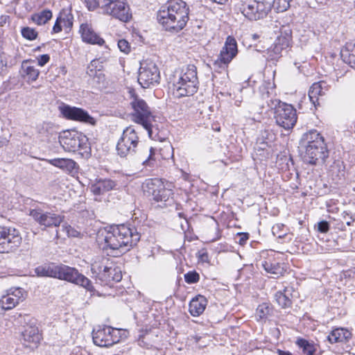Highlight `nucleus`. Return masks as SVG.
I'll use <instances>...</instances> for the list:
<instances>
[{
  "instance_id": "obj_36",
  "label": "nucleus",
  "mask_w": 355,
  "mask_h": 355,
  "mask_svg": "<svg viewBox=\"0 0 355 355\" xmlns=\"http://www.w3.org/2000/svg\"><path fill=\"white\" fill-rule=\"evenodd\" d=\"M296 345L302 349V352L305 355H314L315 352L314 345L304 338H298L296 341Z\"/></svg>"
},
{
  "instance_id": "obj_11",
  "label": "nucleus",
  "mask_w": 355,
  "mask_h": 355,
  "mask_svg": "<svg viewBox=\"0 0 355 355\" xmlns=\"http://www.w3.org/2000/svg\"><path fill=\"white\" fill-rule=\"evenodd\" d=\"M22 237L18 230L0 226V253L13 252L21 245Z\"/></svg>"
},
{
  "instance_id": "obj_57",
  "label": "nucleus",
  "mask_w": 355,
  "mask_h": 355,
  "mask_svg": "<svg viewBox=\"0 0 355 355\" xmlns=\"http://www.w3.org/2000/svg\"><path fill=\"white\" fill-rule=\"evenodd\" d=\"M277 353L279 355H293L290 352H285L280 349L278 350Z\"/></svg>"
},
{
  "instance_id": "obj_15",
  "label": "nucleus",
  "mask_w": 355,
  "mask_h": 355,
  "mask_svg": "<svg viewBox=\"0 0 355 355\" xmlns=\"http://www.w3.org/2000/svg\"><path fill=\"white\" fill-rule=\"evenodd\" d=\"M138 144V137L135 130L131 128H127L123 132V135L118 141L116 150L119 155H127L128 154L136 153L135 150Z\"/></svg>"
},
{
  "instance_id": "obj_52",
  "label": "nucleus",
  "mask_w": 355,
  "mask_h": 355,
  "mask_svg": "<svg viewBox=\"0 0 355 355\" xmlns=\"http://www.w3.org/2000/svg\"><path fill=\"white\" fill-rule=\"evenodd\" d=\"M69 355H87V352L80 347H75Z\"/></svg>"
},
{
  "instance_id": "obj_27",
  "label": "nucleus",
  "mask_w": 355,
  "mask_h": 355,
  "mask_svg": "<svg viewBox=\"0 0 355 355\" xmlns=\"http://www.w3.org/2000/svg\"><path fill=\"white\" fill-rule=\"evenodd\" d=\"M207 300L202 295H198L193 298L189 303V312L193 316H198L202 314L207 306Z\"/></svg>"
},
{
  "instance_id": "obj_26",
  "label": "nucleus",
  "mask_w": 355,
  "mask_h": 355,
  "mask_svg": "<svg viewBox=\"0 0 355 355\" xmlns=\"http://www.w3.org/2000/svg\"><path fill=\"white\" fill-rule=\"evenodd\" d=\"M327 90V85L324 81L314 83L311 85L309 91V97L314 106L318 104V96L324 94V91Z\"/></svg>"
},
{
  "instance_id": "obj_51",
  "label": "nucleus",
  "mask_w": 355,
  "mask_h": 355,
  "mask_svg": "<svg viewBox=\"0 0 355 355\" xmlns=\"http://www.w3.org/2000/svg\"><path fill=\"white\" fill-rule=\"evenodd\" d=\"M38 65L43 67L50 60V56L48 54H43L37 58Z\"/></svg>"
},
{
  "instance_id": "obj_23",
  "label": "nucleus",
  "mask_w": 355,
  "mask_h": 355,
  "mask_svg": "<svg viewBox=\"0 0 355 355\" xmlns=\"http://www.w3.org/2000/svg\"><path fill=\"white\" fill-rule=\"evenodd\" d=\"M81 37L85 42L102 46L105 40L98 36L88 24H82L80 27Z\"/></svg>"
},
{
  "instance_id": "obj_63",
  "label": "nucleus",
  "mask_w": 355,
  "mask_h": 355,
  "mask_svg": "<svg viewBox=\"0 0 355 355\" xmlns=\"http://www.w3.org/2000/svg\"><path fill=\"white\" fill-rule=\"evenodd\" d=\"M150 155H151L152 154L155 153V152H153V148H150Z\"/></svg>"
},
{
  "instance_id": "obj_8",
  "label": "nucleus",
  "mask_w": 355,
  "mask_h": 355,
  "mask_svg": "<svg viewBox=\"0 0 355 355\" xmlns=\"http://www.w3.org/2000/svg\"><path fill=\"white\" fill-rule=\"evenodd\" d=\"M85 288L87 291L93 293L95 288L92 282L85 275L73 267L64 264H58L57 278Z\"/></svg>"
},
{
  "instance_id": "obj_34",
  "label": "nucleus",
  "mask_w": 355,
  "mask_h": 355,
  "mask_svg": "<svg viewBox=\"0 0 355 355\" xmlns=\"http://www.w3.org/2000/svg\"><path fill=\"white\" fill-rule=\"evenodd\" d=\"M52 17V12L49 10H44L39 13L32 15V20L37 25L45 24Z\"/></svg>"
},
{
  "instance_id": "obj_60",
  "label": "nucleus",
  "mask_w": 355,
  "mask_h": 355,
  "mask_svg": "<svg viewBox=\"0 0 355 355\" xmlns=\"http://www.w3.org/2000/svg\"><path fill=\"white\" fill-rule=\"evenodd\" d=\"M7 17H6V16L3 17V19H2V21L1 22V24H2L3 23H6V19H7Z\"/></svg>"
},
{
  "instance_id": "obj_37",
  "label": "nucleus",
  "mask_w": 355,
  "mask_h": 355,
  "mask_svg": "<svg viewBox=\"0 0 355 355\" xmlns=\"http://www.w3.org/2000/svg\"><path fill=\"white\" fill-rule=\"evenodd\" d=\"M324 140L320 134L315 130H311L304 134L300 144L305 142V144L315 143V141Z\"/></svg>"
},
{
  "instance_id": "obj_18",
  "label": "nucleus",
  "mask_w": 355,
  "mask_h": 355,
  "mask_svg": "<svg viewBox=\"0 0 355 355\" xmlns=\"http://www.w3.org/2000/svg\"><path fill=\"white\" fill-rule=\"evenodd\" d=\"M60 111L62 115L67 119L87 123L91 125H94L96 123L95 119L87 111L81 108L64 105L60 107Z\"/></svg>"
},
{
  "instance_id": "obj_40",
  "label": "nucleus",
  "mask_w": 355,
  "mask_h": 355,
  "mask_svg": "<svg viewBox=\"0 0 355 355\" xmlns=\"http://www.w3.org/2000/svg\"><path fill=\"white\" fill-rule=\"evenodd\" d=\"M290 0H274L272 7L277 12H282L290 7Z\"/></svg>"
},
{
  "instance_id": "obj_31",
  "label": "nucleus",
  "mask_w": 355,
  "mask_h": 355,
  "mask_svg": "<svg viewBox=\"0 0 355 355\" xmlns=\"http://www.w3.org/2000/svg\"><path fill=\"white\" fill-rule=\"evenodd\" d=\"M264 270L270 275L271 278H278L282 276L285 269L282 265L277 262H270L265 261L262 263Z\"/></svg>"
},
{
  "instance_id": "obj_47",
  "label": "nucleus",
  "mask_w": 355,
  "mask_h": 355,
  "mask_svg": "<svg viewBox=\"0 0 355 355\" xmlns=\"http://www.w3.org/2000/svg\"><path fill=\"white\" fill-rule=\"evenodd\" d=\"M89 10H94L100 8V0H84Z\"/></svg>"
},
{
  "instance_id": "obj_17",
  "label": "nucleus",
  "mask_w": 355,
  "mask_h": 355,
  "mask_svg": "<svg viewBox=\"0 0 355 355\" xmlns=\"http://www.w3.org/2000/svg\"><path fill=\"white\" fill-rule=\"evenodd\" d=\"M29 215L39 225L46 227H58L64 219V216L53 211H44L40 209H33Z\"/></svg>"
},
{
  "instance_id": "obj_42",
  "label": "nucleus",
  "mask_w": 355,
  "mask_h": 355,
  "mask_svg": "<svg viewBox=\"0 0 355 355\" xmlns=\"http://www.w3.org/2000/svg\"><path fill=\"white\" fill-rule=\"evenodd\" d=\"M21 35L27 40H33L37 37V33L32 28L25 27L21 29Z\"/></svg>"
},
{
  "instance_id": "obj_61",
  "label": "nucleus",
  "mask_w": 355,
  "mask_h": 355,
  "mask_svg": "<svg viewBox=\"0 0 355 355\" xmlns=\"http://www.w3.org/2000/svg\"><path fill=\"white\" fill-rule=\"evenodd\" d=\"M252 37H253L254 39H257V38H259V35H258L257 34H254V35H252Z\"/></svg>"
},
{
  "instance_id": "obj_50",
  "label": "nucleus",
  "mask_w": 355,
  "mask_h": 355,
  "mask_svg": "<svg viewBox=\"0 0 355 355\" xmlns=\"http://www.w3.org/2000/svg\"><path fill=\"white\" fill-rule=\"evenodd\" d=\"M329 230V224L326 220L318 223V230L321 233H327Z\"/></svg>"
},
{
  "instance_id": "obj_53",
  "label": "nucleus",
  "mask_w": 355,
  "mask_h": 355,
  "mask_svg": "<svg viewBox=\"0 0 355 355\" xmlns=\"http://www.w3.org/2000/svg\"><path fill=\"white\" fill-rule=\"evenodd\" d=\"M155 163V157L150 156L147 159L143 162V164L145 166H148L150 167L154 166Z\"/></svg>"
},
{
  "instance_id": "obj_10",
  "label": "nucleus",
  "mask_w": 355,
  "mask_h": 355,
  "mask_svg": "<svg viewBox=\"0 0 355 355\" xmlns=\"http://www.w3.org/2000/svg\"><path fill=\"white\" fill-rule=\"evenodd\" d=\"M144 193L156 202H167L173 195L171 189H166L164 182L159 178H150L142 184Z\"/></svg>"
},
{
  "instance_id": "obj_14",
  "label": "nucleus",
  "mask_w": 355,
  "mask_h": 355,
  "mask_svg": "<svg viewBox=\"0 0 355 355\" xmlns=\"http://www.w3.org/2000/svg\"><path fill=\"white\" fill-rule=\"evenodd\" d=\"M292 40V30L289 26H282L279 35H277L273 45L268 49V53L272 60L281 55L282 52L286 50Z\"/></svg>"
},
{
  "instance_id": "obj_41",
  "label": "nucleus",
  "mask_w": 355,
  "mask_h": 355,
  "mask_svg": "<svg viewBox=\"0 0 355 355\" xmlns=\"http://www.w3.org/2000/svg\"><path fill=\"white\" fill-rule=\"evenodd\" d=\"M68 23L70 25H72V21L69 20L68 18L59 17L57 18L56 21L53 27V33H58L62 31V24Z\"/></svg>"
},
{
  "instance_id": "obj_22",
  "label": "nucleus",
  "mask_w": 355,
  "mask_h": 355,
  "mask_svg": "<svg viewBox=\"0 0 355 355\" xmlns=\"http://www.w3.org/2000/svg\"><path fill=\"white\" fill-rule=\"evenodd\" d=\"M23 345L26 347L35 348L41 340L37 328L28 327L22 333Z\"/></svg>"
},
{
  "instance_id": "obj_3",
  "label": "nucleus",
  "mask_w": 355,
  "mask_h": 355,
  "mask_svg": "<svg viewBox=\"0 0 355 355\" xmlns=\"http://www.w3.org/2000/svg\"><path fill=\"white\" fill-rule=\"evenodd\" d=\"M198 84L196 67L189 64L173 83V95L176 98L191 96L197 92Z\"/></svg>"
},
{
  "instance_id": "obj_5",
  "label": "nucleus",
  "mask_w": 355,
  "mask_h": 355,
  "mask_svg": "<svg viewBox=\"0 0 355 355\" xmlns=\"http://www.w3.org/2000/svg\"><path fill=\"white\" fill-rule=\"evenodd\" d=\"M91 271L93 277L100 280L102 284L118 282L122 279L120 268L112 263H109L107 259L101 261H95L91 265Z\"/></svg>"
},
{
  "instance_id": "obj_7",
  "label": "nucleus",
  "mask_w": 355,
  "mask_h": 355,
  "mask_svg": "<svg viewBox=\"0 0 355 355\" xmlns=\"http://www.w3.org/2000/svg\"><path fill=\"white\" fill-rule=\"evenodd\" d=\"M239 9L248 19L257 21L267 16L271 10V3L257 0H241Z\"/></svg>"
},
{
  "instance_id": "obj_1",
  "label": "nucleus",
  "mask_w": 355,
  "mask_h": 355,
  "mask_svg": "<svg viewBox=\"0 0 355 355\" xmlns=\"http://www.w3.org/2000/svg\"><path fill=\"white\" fill-rule=\"evenodd\" d=\"M105 243L104 249H110L119 256L129 250L140 239V235L135 229H131L125 225L111 226L101 232Z\"/></svg>"
},
{
  "instance_id": "obj_44",
  "label": "nucleus",
  "mask_w": 355,
  "mask_h": 355,
  "mask_svg": "<svg viewBox=\"0 0 355 355\" xmlns=\"http://www.w3.org/2000/svg\"><path fill=\"white\" fill-rule=\"evenodd\" d=\"M199 279V274L196 271H189L184 275V280L187 284L197 283Z\"/></svg>"
},
{
  "instance_id": "obj_2",
  "label": "nucleus",
  "mask_w": 355,
  "mask_h": 355,
  "mask_svg": "<svg viewBox=\"0 0 355 355\" xmlns=\"http://www.w3.org/2000/svg\"><path fill=\"white\" fill-rule=\"evenodd\" d=\"M189 8L182 0H169L157 12L158 22L168 31L179 32L189 20Z\"/></svg>"
},
{
  "instance_id": "obj_16",
  "label": "nucleus",
  "mask_w": 355,
  "mask_h": 355,
  "mask_svg": "<svg viewBox=\"0 0 355 355\" xmlns=\"http://www.w3.org/2000/svg\"><path fill=\"white\" fill-rule=\"evenodd\" d=\"M238 53L237 43L234 37L228 36L222 48L218 58L214 64L219 68L225 69Z\"/></svg>"
},
{
  "instance_id": "obj_21",
  "label": "nucleus",
  "mask_w": 355,
  "mask_h": 355,
  "mask_svg": "<svg viewBox=\"0 0 355 355\" xmlns=\"http://www.w3.org/2000/svg\"><path fill=\"white\" fill-rule=\"evenodd\" d=\"M46 161L52 165L60 168L64 172L71 175V176L77 175L78 173L79 166L75 161L71 159L58 157Z\"/></svg>"
},
{
  "instance_id": "obj_33",
  "label": "nucleus",
  "mask_w": 355,
  "mask_h": 355,
  "mask_svg": "<svg viewBox=\"0 0 355 355\" xmlns=\"http://www.w3.org/2000/svg\"><path fill=\"white\" fill-rule=\"evenodd\" d=\"M290 290L287 288L282 291H278L275 294V299L277 303L282 308H286L291 306V300L289 297Z\"/></svg>"
},
{
  "instance_id": "obj_43",
  "label": "nucleus",
  "mask_w": 355,
  "mask_h": 355,
  "mask_svg": "<svg viewBox=\"0 0 355 355\" xmlns=\"http://www.w3.org/2000/svg\"><path fill=\"white\" fill-rule=\"evenodd\" d=\"M270 313V308L266 304L259 305L257 309V316L259 319L266 318Z\"/></svg>"
},
{
  "instance_id": "obj_6",
  "label": "nucleus",
  "mask_w": 355,
  "mask_h": 355,
  "mask_svg": "<svg viewBox=\"0 0 355 355\" xmlns=\"http://www.w3.org/2000/svg\"><path fill=\"white\" fill-rule=\"evenodd\" d=\"M100 9L103 14L123 22L132 18V12L126 0H100Z\"/></svg>"
},
{
  "instance_id": "obj_55",
  "label": "nucleus",
  "mask_w": 355,
  "mask_h": 355,
  "mask_svg": "<svg viewBox=\"0 0 355 355\" xmlns=\"http://www.w3.org/2000/svg\"><path fill=\"white\" fill-rule=\"evenodd\" d=\"M303 162L310 164H315L317 158L315 157H302Z\"/></svg>"
},
{
  "instance_id": "obj_32",
  "label": "nucleus",
  "mask_w": 355,
  "mask_h": 355,
  "mask_svg": "<svg viewBox=\"0 0 355 355\" xmlns=\"http://www.w3.org/2000/svg\"><path fill=\"white\" fill-rule=\"evenodd\" d=\"M340 55L343 60L352 67L355 66V42L347 43L345 47L341 49Z\"/></svg>"
},
{
  "instance_id": "obj_59",
  "label": "nucleus",
  "mask_w": 355,
  "mask_h": 355,
  "mask_svg": "<svg viewBox=\"0 0 355 355\" xmlns=\"http://www.w3.org/2000/svg\"><path fill=\"white\" fill-rule=\"evenodd\" d=\"M183 178H184V180H187L188 179V174L185 173H183Z\"/></svg>"
},
{
  "instance_id": "obj_25",
  "label": "nucleus",
  "mask_w": 355,
  "mask_h": 355,
  "mask_svg": "<svg viewBox=\"0 0 355 355\" xmlns=\"http://www.w3.org/2000/svg\"><path fill=\"white\" fill-rule=\"evenodd\" d=\"M116 183L110 179H99L90 187L91 191L96 196L111 191L116 187Z\"/></svg>"
},
{
  "instance_id": "obj_20",
  "label": "nucleus",
  "mask_w": 355,
  "mask_h": 355,
  "mask_svg": "<svg viewBox=\"0 0 355 355\" xmlns=\"http://www.w3.org/2000/svg\"><path fill=\"white\" fill-rule=\"evenodd\" d=\"M58 139L60 145L67 151H75L80 146L78 132L75 130H64L60 134Z\"/></svg>"
},
{
  "instance_id": "obj_45",
  "label": "nucleus",
  "mask_w": 355,
  "mask_h": 355,
  "mask_svg": "<svg viewBox=\"0 0 355 355\" xmlns=\"http://www.w3.org/2000/svg\"><path fill=\"white\" fill-rule=\"evenodd\" d=\"M118 47L121 52L125 54L129 53L130 51V45L129 42L124 39L119 40Z\"/></svg>"
},
{
  "instance_id": "obj_39",
  "label": "nucleus",
  "mask_w": 355,
  "mask_h": 355,
  "mask_svg": "<svg viewBox=\"0 0 355 355\" xmlns=\"http://www.w3.org/2000/svg\"><path fill=\"white\" fill-rule=\"evenodd\" d=\"M260 92H261V101L259 102V105L262 108H266L268 107L267 106V101L270 102V99H274L272 97L270 96V92L267 89L266 87L263 85L259 88Z\"/></svg>"
},
{
  "instance_id": "obj_19",
  "label": "nucleus",
  "mask_w": 355,
  "mask_h": 355,
  "mask_svg": "<svg viewBox=\"0 0 355 355\" xmlns=\"http://www.w3.org/2000/svg\"><path fill=\"white\" fill-rule=\"evenodd\" d=\"M26 292L21 288L10 289L7 295L2 296L0 306L3 309L10 310L26 299Z\"/></svg>"
},
{
  "instance_id": "obj_64",
  "label": "nucleus",
  "mask_w": 355,
  "mask_h": 355,
  "mask_svg": "<svg viewBox=\"0 0 355 355\" xmlns=\"http://www.w3.org/2000/svg\"><path fill=\"white\" fill-rule=\"evenodd\" d=\"M351 224H352V222H351V221H347V225H350Z\"/></svg>"
},
{
  "instance_id": "obj_54",
  "label": "nucleus",
  "mask_w": 355,
  "mask_h": 355,
  "mask_svg": "<svg viewBox=\"0 0 355 355\" xmlns=\"http://www.w3.org/2000/svg\"><path fill=\"white\" fill-rule=\"evenodd\" d=\"M280 225H274L272 227V234L275 235V236H277L278 238H283L284 236V235L286 234H279L278 232H279V230L280 229Z\"/></svg>"
},
{
  "instance_id": "obj_28",
  "label": "nucleus",
  "mask_w": 355,
  "mask_h": 355,
  "mask_svg": "<svg viewBox=\"0 0 355 355\" xmlns=\"http://www.w3.org/2000/svg\"><path fill=\"white\" fill-rule=\"evenodd\" d=\"M33 62L32 60H26L21 63L22 76L28 81H35L40 74V71L31 64Z\"/></svg>"
},
{
  "instance_id": "obj_24",
  "label": "nucleus",
  "mask_w": 355,
  "mask_h": 355,
  "mask_svg": "<svg viewBox=\"0 0 355 355\" xmlns=\"http://www.w3.org/2000/svg\"><path fill=\"white\" fill-rule=\"evenodd\" d=\"M300 151L306 155H318L327 152V146L324 140L315 141V143L305 144V142L300 144Z\"/></svg>"
},
{
  "instance_id": "obj_12",
  "label": "nucleus",
  "mask_w": 355,
  "mask_h": 355,
  "mask_svg": "<svg viewBox=\"0 0 355 355\" xmlns=\"http://www.w3.org/2000/svg\"><path fill=\"white\" fill-rule=\"evenodd\" d=\"M160 73L155 63L152 61H144L141 63L139 71L138 82L144 88L158 84Z\"/></svg>"
},
{
  "instance_id": "obj_49",
  "label": "nucleus",
  "mask_w": 355,
  "mask_h": 355,
  "mask_svg": "<svg viewBox=\"0 0 355 355\" xmlns=\"http://www.w3.org/2000/svg\"><path fill=\"white\" fill-rule=\"evenodd\" d=\"M236 239H238L236 242L239 243L241 245H243L249 239V234L244 232L238 233L236 235Z\"/></svg>"
},
{
  "instance_id": "obj_29",
  "label": "nucleus",
  "mask_w": 355,
  "mask_h": 355,
  "mask_svg": "<svg viewBox=\"0 0 355 355\" xmlns=\"http://www.w3.org/2000/svg\"><path fill=\"white\" fill-rule=\"evenodd\" d=\"M351 333L345 328H336L331 331L327 339L331 344L343 343L348 340L351 338Z\"/></svg>"
},
{
  "instance_id": "obj_46",
  "label": "nucleus",
  "mask_w": 355,
  "mask_h": 355,
  "mask_svg": "<svg viewBox=\"0 0 355 355\" xmlns=\"http://www.w3.org/2000/svg\"><path fill=\"white\" fill-rule=\"evenodd\" d=\"M98 63V61L96 60H93L90 64H89V66L87 67V73L90 76V77H94L96 75H97V71H96V67H97V64Z\"/></svg>"
},
{
  "instance_id": "obj_30",
  "label": "nucleus",
  "mask_w": 355,
  "mask_h": 355,
  "mask_svg": "<svg viewBox=\"0 0 355 355\" xmlns=\"http://www.w3.org/2000/svg\"><path fill=\"white\" fill-rule=\"evenodd\" d=\"M58 268V264L50 263L37 267L35 272L39 277L57 278Z\"/></svg>"
},
{
  "instance_id": "obj_58",
  "label": "nucleus",
  "mask_w": 355,
  "mask_h": 355,
  "mask_svg": "<svg viewBox=\"0 0 355 355\" xmlns=\"http://www.w3.org/2000/svg\"><path fill=\"white\" fill-rule=\"evenodd\" d=\"M8 143V140L6 139H0V147H3L6 145Z\"/></svg>"
},
{
  "instance_id": "obj_38",
  "label": "nucleus",
  "mask_w": 355,
  "mask_h": 355,
  "mask_svg": "<svg viewBox=\"0 0 355 355\" xmlns=\"http://www.w3.org/2000/svg\"><path fill=\"white\" fill-rule=\"evenodd\" d=\"M158 153L160 155H173L174 149L168 141H163L159 144Z\"/></svg>"
},
{
  "instance_id": "obj_4",
  "label": "nucleus",
  "mask_w": 355,
  "mask_h": 355,
  "mask_svg": "<svg viewBox=\"0 0 355 355\" xmlns=\"http://www.w3.org/2000/svg\"><path fill=\"white\" fill-rule=\"evenodd\" d=\"M269 109H275V119L278 125L286 130L291 129L297 122V112L290 104L282 103L277 99L267 101Z\"/></svg>"
},
{
  "instance_id": "obj_62",
  "label": "nucleus",
  "mask_w": 355,
  "mask_h": 355,
  "mask_svg": "<svg viewBox=\"0 0 355 355\" xmlns=\"http://www.w3.org/2000/svg\"><path fill=\"white\" fill-rule=\"evenodd\" d=\"M64 26L71 27L72 25L69 24L68 23L62 24Z\"/></svg>"
},
{
  "instance_id": "obj_9",
  "label": "nucleus",
  "mask_w": 355,
  "mask_h": 355,
  "mask_svg": "<svg viewBox=\"0 0 355 355\" xmlns=\"http://www.w3.org/2000/svg\"><path fill=\"white\" fill-rule=\"evenodd\" d=\"M131 105L134 110L132 121L141 124L148 131L149 137H151L152 122L155 120L149 107L144 100L138 98H135Z\"/></svg>"
},
{
  "instance_id": "obj_13",
  "label": "nucleus",
  "mask_w": 355,
  "mask_h": 355,
  "mask_svg": "<svg viewBox=\"0 0 355 355\" xmlns=\"http://www.w3.org/2000/svg\"><path fill=\"white\" fill-rule=\"evenodd\" d=\"M117 329L109 326H99L92 332L94 343L99 347H109L119 341L116 334Z\"/></svg>"
},
{
  "instance_id": "obj_35",
  "label": "nucleus",
  "mask_w": 355,
  "mask_h": 355,
  "mask_svg": "<svg viewBox=\"0 0 355 355\" xmlns=\"http://www.w3.org/2000/svg\"><path fill=\"white\" fill-rule=\"evenodd\" d=\"M257 155H264L271 153V146L262 139H258L254 147Z\"/></svg>"
},
{
  "instance_id": "obj_48",
  "label": "nucleus",
  "mask_w": 355,
  "mask_h": 355,
  "mask_svg": "<svg viewBox=\"0 0 355 355\" xmlns=\"http://www.w3.org/2000/svg\"><path fill=\"white\" fill-rule=\"evenodd\" d=\"M63 228L68 236L78 237L80 234V233L78 231H77L70 225L63 226Z\"/></svg>"
},
{
  "instance_id": "obj_56",
  "label": "nucleus",
  "mask_w": 355,
  "mask_h": 355,
  "mask_svg": "<svg viewBox=\"0 0 355 355\" xmlns=\"http://www.w3.org/2000/svg\"><path fill=\"white\" fill-rule=\"evenodd\" d=\"M198 258L203 262L208 261V254L206 252H199Z\"/></svg>"
}]
</instances>
